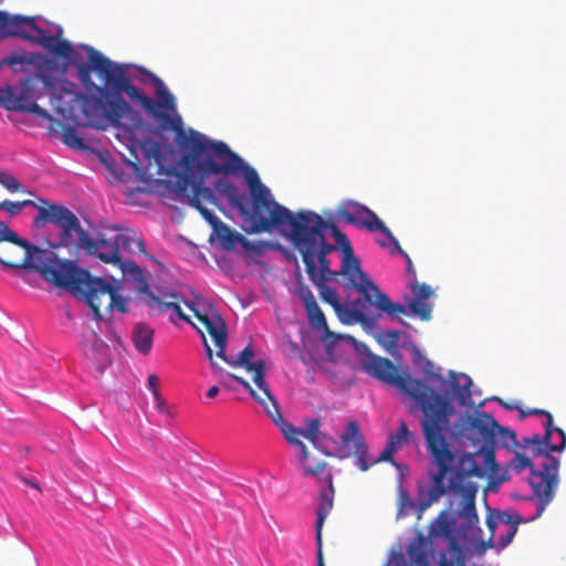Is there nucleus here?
<instances>
[{
    "label": "nucleus",
    "mask_w": 566,
    "mask_h": 566,
    "mask_svg": "<svg viewBox=\"0 0 566 566\" xmlns=\"http://www.w3.org/2000/svg\"><path fill=\"white\" fill-rule=\"evenodd\" d=\"M316 229L323 243H328L325 238V232L326 230H329L338 243L344 244V247L350 245L347 237L339 231L332 219L325 220L322 216L312 210L297 211V218L294 222L293 238H295V234L298 231L306 235L310 231H315Z\"/></svg>",
    "instance_id": "dca6fc26"
},
{
    "label": "nucleus",
    "mask_w": 566,
    "mask_h": 566,
    "mask_svg": "<svg viewBox=\"0 0 566 566\" xmlns=\"http://www.w3.org/2000/svg\"><path fill=\"white\" fill-rule=\"evenodd\" d=\"M185 153L177 174V186L185 192L195 178L196 170L201 179L210 176L238 174L243 167V159L232 151L223 142H214L198 132H191L184 143Z\"/></svg>",
    "instance_id": "39448f33"
},
{
    "label": "nucleus",
    "mask_w": 566,
    "mask_h": 566,
    "mask_svg": "<svg viewBox=\"0 0 566 566\" xmlns=\"http://www.w3.org/2000/svg\"><path fill=\"white\" fill-rule=\"evenodd\" d=\"M520 521H521V517L518 515H516V516H510L509 520L505 522L507 524L506 533L501 535V537H500L502 546H506L512 542V539L517 531L516 524Z\"/></svg>",
    "instance_id": "c03bdc74"
},
{
    "label": "nucleus",
    "mask_w": 566,
    "mask_h": 566,
    "mask_svg": "<svg viewBox=\"0 0 566 566\" xmlns=\"http://www.w3.org/2000/svg\"><path fill=\"white\" fill-rule=\"evenodd\" d=\"M155 400H156L157 407L161 410L163 403H164L161 397L159 396V399H155Z\"/></svg>",
    "instance_id": "338daca9"
},
{
    "label": "nucleus",
    "mask_w": 566,
    "mask_h": 566,
    "mask_svg": "<svg viewBox=\"0 0 566 566\" xmlns=\"http://www.w3.org/2000/svg\"><path fill=\"white\" fill-rule=\"evenodd\" d=\"M276 426L280 428L283 437L291 446L300 448V450H301L300 461H301V465L303 467L304 473L306 475H318L319 473L325 471V469L327 467V463L325 461H319V462L315 463V465H312L308 462L307 447L305 446V443L302 440H300V437L302 436L301 429H297L296 427H294L286 420H284L283 422H280Z\"/></svg>",
    "instance_id": "aec40b11"
},
{
    "label": "nucleus",
    "mask_w": 566,
    "mask_h": 566,
    "mask_svg": "<svg viewBox=\"0 0 566 566\" xmlns=\"http://www.w3.org/2000/svg\"><path fill=\"white\" fill-rule=\"evenodd\" d=\"M165 296H170V297H172V298H177V293L166 294Z\"/></svg>",
    "instance_id": "774afa93"
},
{
    "label": "nucleus",
    "mask_w": 566,
    "mask_h": 566,
    "mask_svg": "<svg viewBox=\"0 0 566 566\" xmlns=\"http://www.w3.org/2000/svg\"><path fill=\"white\" fill-rule=\"evenodd\" d=\"M521 418H525L527 416H544L546 418V421L544 422L545 428V440H549L554 437V434L558 436V444H552V450H557V452H560L566 447V434L563 429L554 426L553 416L551 412L543 410V409H530L527 411L520 409Z\"/></svg>",
    "instance_id": "bb28decb"
},
{
    "label": "nucleus",
    "mask_w": 566,
    "mask_h": 566,
    "mask_svg": "<svg viewBox=\"0 0 566 566\" xmlns=\"http://www.w3.org/2000/svg\"><path fill=\"white\" fill-rule=\"evenodd\" d=\"M457 428L462 439L478 448L474 453L458 454L454 452V468H457L458 478L483 479L489 473H493L497 469L494 453V432H496L497 422L494 418L485 412H478L475 416H461Z\"/></svg>",
    "instance_id": "0eeeda50"
},
{
    "label": "nucleus",
    "mask_w": 566,
    "mask_h": 566,
    "mask_svg": "<svg viewBox=\"0 0 566 566\" xmlns=\"http://www.w3.org/2000/svg\"><path fill=\"white\" fill-rule=\"evenodd\" d=\"M189 187L192 188V197L190 199V203H202V200L211 202L214 200L213 191L210 188L205 187L203 179H197L196 175Z\"/></svg>",
    "instance_id": "c9c22d12"
},
{
    "label": "nucleus",
    "mask_w": 566,
    "mask_h": 566,
    "mask_svg": "<svg viewBox=\"0 0 566 566\" xmlns=\"http://www.w3.org/2000/svg\"><path fill=\"white\" fill-rule=\"evenodd\" d=\"M155 159H156V161H157V164H158V170H157V172H158L159 175H163V174H165V175H169V172H168V171H165V170H164V167H163V166H161V164H160V154H159V153H156V154H155Z\"/></svg>",
    "instance_id": "13d9d810"
},
{
    "label": "nucleus",
    "mask_w": 566,
    "mask_h": 566,
    "mask_svg": "<svg viewBox=\"0 0 566 566\" xmlns=\"http://www.w3.org/2000/svg\"><path fill=\"white\" fill-rule=\"evenodd\" d=\"M357 227L366 228L369 231H379L394 243L395 248H399V242L391 231L385 226L378 216L367 207Z\"/></svg>",
    "instance_id": "7c9ffc66"
},
{
    "label": "nucleus",
    "mask_w": 566,
    "mask_h": 566,
    "mask_svg": "<svg viewBox=\"0 0 566 566\" xmlns=\"http://www.w3.org/2000/svg\"><path fill=\"white\" fill-rule=\"evenodd\" d=\"M240 171H242L244 175L245 182L250 188L251 198L263 195V191L269 189L261 182L258 171L253 167L247 165L244 161L243 167L239 170V172Z\"/></svg>",
    "instance_id": "f704fd0d"
},
{
    "label": "nucleus",
    "mask_w": 566,
    "mask_h": 566,
    "mask_svg": "<svg viewBox=\"0 0 566 566\" xmlns=\"http://www.w3.org/2000/svg\"><path fill=\"white\" fill-rule=\"evenodd\" d=\"M327 482V489L323 490L319 494V505L316 510V523H315V538L317 544V566H325L324 564V557H323V548H322V527L323 524L331 513L333 509V500H334V486H333V475L331 472L326 474L325 478Z\"/></svg>",
    "instance_id": "6ab92c4d"
},
{
    "label": "nucleus",
    "mask_w": 566,
    "mask_h": 566,
    "mask_svg": "<svg viewBox=\"0 0 566 566\" xmlns=\"http://www.w3.org/2000/svg\"><path fill=\"white\" fill-rule=\"evenodd\" d=\"M440 530L449 543V557L442 554L438 566H465V535L460 534V532L455 533L447 521L440 523Z\"/></svg>",
    "instance_id": "a211bd4d"
},
{
    "label": "nucleus",
    "mask_w": 566,
    "mask_h": 566,
    "mask_svg": "<svg viewBox=\"0 0 566 566\" xmlns=\"http://www.w3.org/2000/svg\"><path fill=\"white\" fill-rule=\"evenodd\" d=\"M221 229H217L219 231V238L223 242V244L228 248L234 245L237 242L244 241V238L235 231H232L229 227L223 223L220 224Z\"/></svg>",
    "instance_id": "79ce46f5"
},
{
    "label": "nucleus",
    "mask_w": 566,
    "mask_h": 566,
    "mask_svg": "<svg viewBox=\"0 0 566 566\" xmlns=\"http://www.w3.org/2000/svg\"><path fill=\"white\" fill-rule=\"evenodd\" d=\"M298 296L305 306L308 321L313 326L316 328H326L327 323L324 313L319 308L315 296L313 295L312 291L307 286H301L298 289Z\"/></svg>",
    "instance_id": "c85d7f7f"
},
{
    "label": "nucleus",
    "mask_w": 566,
    "mask_h": 566,
    "mask_svg": "<svg viewBox=\"0 0 566 566\" xmlns=\"http://www.w3.org/2000/svg\"><path fill=\"white\" fill-rule=\"evenodd\" d=\"M28 41L39 43L46 51L59 57L72 61L75 55V52L67 40L52 35L50 31L40 29L38 25L36 29L32 30V39H29Z\"/></svg>",
    "instance_id": "393cba45"
},
{
    "label": "nucleus",
    "mask_w": 566,
    "mask_h": 566,
    "mask_svg": "<svg viewBox=\"0 0 566 566\" xmlns=\"http://www.w3.org/2000/svg\"><path fill=\"white\" fill-rule=\"evenodd\" d=\"M148 306L151 310L157 308L161 314L171 311L172 315L170 316V322L174 324H176V317L184 322L191 323L190 317L184 313L180 305L176 302L165 301L157 295H151V300L148 301Z\"/></svg>",
    "instance_id": "2f4dec72"
},
{
    "label": "nucleus",
    "mask_w": 566,
    "mask_h": 566,
    "mask_svg": "<svg viewBox=\"0 0 566 566\" xmlns=\"http://www.w3.org/2000/svg\"><path fill=\"white\" fill-rule=\"evenodd\" d=\"M494 437V448H510L517 444L516 434L514 431L503 428L497 423L496 432Z\"/></svg>",
    "instance_id": "ea45409f"
},
{
    "label": "nucleus",
    "mask_w": 566,
    "mask_h": 566,
    "mask_svg": "<svg viewBox=\"0 0 566 566\" xmlns=\"http://www.w3.org/2000/svg\"><path fill=\"white\" fill-rule=\"evenodd\" d=\"M123 272V275L126 277L128 282H132L135 285L136 291L139 294H144L147 296V302L151 300V295H155L148 284V277L146 273L142 270V268L135 262H123L118 265Z\"/></svg>",
    "instance_id": "cd10ccee"
},
{
    "label": "nucleus",
    "mask_w": 566,
    "mask_h": 566,
    "mask_svg": "<svg viewBox=\"0 0 566 566\" xmlns=\"http://www.w3.org/2000/svg\"><path fill=\"white\" fill-rule=\"evenodd\" d=\"M98 313H101V308L103 307L105 310V300L103 297L98 298Z\"/></svg>",
    "instance_id": "680f3d73"
},
{
    "label": "nucleus",
    "mask_w": 566,
    "mask_h": 566,
    "mask_svg": "<svg viewBox=\"0 0 566 566\" xmlns=\"http://www.w3.org/2000/svg\"><path fill=\"white\" fill-rule=\"evenodd\" d=\"M488 526H489V528L493 533L494 532V527H495V523L492 520H488Z\"/></svg>",
    "instance_id": "e2e57ef3"
},
{
    "label": "nucleus",
    "mask_w": 566,
    "mask_h": 566,
    "mask_svg": "<svg viewBox=\"0 0 566 566\" xmlns=\"http://www.w3.org/2000/svg\"><path fill=\"white\" fill-rule=\"evenodd\" d=\"M321 421L318 418L306 420L305 428L301 429L302 437L313 443L316 449H321L319 437H325V433L319 431Z\"/></svg>",
    "instance_id": "58836bf2"
},
{
    "label": "nucleus",
    "mask_w": 566,
    "mask_h": 566,
    "mask_svg": "<svg viewBox=\"0 0 566 566\" xmlns=\"http://www.w3.org/2000/svg\"><path fill=\"white\" fill-rule=\"evenodd\" d=\"M59 287L85 300L96 319H103L102 314L98 313V298L101 297L105 300L106 312H112L113 308L120 313L128 312L126 300L118 294L116 286L104 279L93 277L87 270L80 269L71 261Z\"/></svg>",
    "instance_id": "1a4fd4ad"
},
{
    "label": "nucleus",
    "mask_w": 566,
    "mask_h": 566,
    "mask_svg": "<svg viewBox=\"0 0 566 566\" xmlns=\"http://www.w3.org/2000/svg\"><path fill=\"white\" fill-rule=\"evenodd\" d=\"M365 209L366 207L358 202L347 201L337 208L336 214L339 219H343L350 224L358 226L361 217L364 216Z\"/></svg>",
    "instance_id": "473e14b6"
},
{
    "label": "nucleus",
    "mask_w": 566,
    "mask_h": 566,
    "mask_svg": "<svg viewBox=\"0 0 566 566\" xmlns=\"http://www.w3.org/2000/svg\"><path fill=\"white\" fill-rule=\"evenodd\" d=\"M401 333L399 331H391L387 332L385 334L386 339L388 340L389 345L396 347L399 344Z\"/></svg>",
    "instance_id": "603ef678"
},
{
    "label": "nucleus",
    "mask_w": 566,
    "mask_h": 566,
    "mask_svg": "<svg viewBox=\"0 0 566 566\" xmlns=\"http://www.w3.org/2000/svg\"><path fill=\"white\" fill-rule=\"evenodd\" d=\"M136 242H137V244H138V247H139L140 251L145 252V245H144V242H143L140 239H137V240H136Z\"/></svg>",
    "instance_id": "0e129e2a"
},
{
    "label": "nucleus",
    "mask_w": 566,
    "mask_h": 566,
    "mask_svg": "<svg viewBox=\"0 0 566 566\" xmlns=\"http://www.w3.org/2000/svg\"><path fill=\"white\" fill-rule=\"evenodd\" d=\"M451 377V386L455 397L459 399L461 405L467 402V399L470 398V387L472 385V380L465 374H455L453 371L450 373Z\"/></svg>",
    "instance_id": "72a5a7b5"
},
{
    "label": "nucleus",
    "mask_w": 566,
    "mask_h": 566,
    "mask_svg": "<svg viewBox=\"0 0 566 566\" xmlns=\"http://www.w3.org/2000/svg\"><path fill=\"white\" fill-rule=\"evenodd\" d=\"M219 394V387L212 386L207 391V397L214 398Z\"/></svg>",
    "instance_id": "bf43d9fd"
},
{
    "label": "nucleus",
    "mask_w": 566,
    "mask_h": 566,
    "mask_svg": "<svg viewBox=\"0 0 566 566\" xmlns=\"http://www.w3.org/2000/svg\"><path fill=\"white\" fill-rule=\"evenodd\" d=\"M311 282L318 289L322 301L329 304L345 324L364 323L367 318L366 310L374 307L365 301L363 295L353 301L347 300L345 304H342L336 291L326 285L327 282L321 283L317 280Z\"/></svg>",
    "instance_id": "4468645a"
},
{
    "label": "nucleus",
    "mask_w": 566,
    "mask_h": 566,
    "mask_svg": "<svg viewBox=\"0 0 566 566\" xmlns=\"http://www.w3.org/2000/svg\"><path fill=\"white\" fill-rule=\"evenodd\" d=\"M413 440V434L410 432L406 421L402 420L400 421L396 433L390 434L388 443L398 451L403 444H410Z\"/></svg>",
    "instance_id": "4c0bfd02"
},
{
    "label": "nucleus",
    "mask_w": 566,
    "mask_h": 566,
    "mask_svg": "<svg viewBox=\"0 0 566 566\" xmlns=\"http://www.w3.org/2000/svg\"><path fill=\"white\" fill-rule=\"evenodd\" d=\"M132 153H134V151L132 150ZM133 155H134L135 159L126 158V159H125V164H126L127 166H129L130 168H133V170H134L137 175H139V174H140V170H142V166H140V163H139V160H138L137 155H136V154H133Z\"/></svg>",
    "instance_id": "864d4df0"
},
{
    "label": "nucleus",
    "mask_w": 566,
    "mask_h": 566,
    "mask_svg": "<svg viewBox=\"0 0 566 566\" xmlns=\"http://www.w3.org/2000/svg\"><path fill=\"white\" fill-rule=\"evenodd\" d=\"M524 447L532 446L533 457H543L541 470L533 471L528 478V483L533 490L534 496L538 502L536 516H541L545 507L553 501L554 493L558 484L559 461L556 457L549 454L552 444H558V436L554 434L548 441L545 436L533 434L523 439Z\"/></svg>",
    "instance_id": "9b49d317"
},
{
    "label": "nucleus",
    "mask_w": 566,
    "mask_h": 566,
    "mask_svg": "<svg viewBox=\"0 0 566 566\" xmlns=\"http://www.w3.org/2000/svg\"><path fill=\"white\" fill-rule=\"evenodd\" d=\"M292 245L301 254L311 281L332 282L336 281L338 276H344L346 279L345 291L355 289L374 308L390 317L406 314L405 305L391 302L361 270L360 261L354 255L350 245L343 249L339 270L331 269L333 263L331 254L337 252V247L332 243H323L317 229L310 231L306 237L298 231L293 238Z\"/></svg>",
    "instance_id": "f03ea898"
},
{
    "label": "nucleus",
    "mask_w": 566,
    "mask_h": 566,
    "mask_svg": "<svg viewBox=\"0 0 566 566\" xmlns=\"http://www.w3.org/2000/svg\"><path fill=\"white\" fill-rule=\"evenodd\" d=\"M411 294L413 298L409 302L408 308H406L405 315H417L423 321H428L431 317L432 312V303L429 302V298L433 294V290L430 285L426 283H420L416 277L410 282L409 284ZM400 314H398L395 317H398Z\"/></svg>",
    "instance_id": "412c9836"
},
{
    "label": "nucleus",
    "mask_w": 566,
    "mask_h": 566,
    "mask_svg": "<svg viewBox=\"0 0 566 566\" xmlns=\"http://www.w3.org/2000/svg\"><path fill=\"white\" fill-rule=\"evenodd\" d=\"M254 357V349L252 344H248L243 350L239 354L238 357L227 356L226 349H223V357H220L224 363L232 367H244L245 370L253 373V381L256 387H262L265 385V361L263 359H259L256 361H252Z\"/></svg>",
    "instance_id": "4be33fe9"
},
{
    "label": "nucleus",
    "mask_w": 566,
    "mask_h": 566,
    "mask_svg": "<svg viewBox=\"0 0 566 566\" xmlns=\"http://www.w3.org/2000/svg\"><path fill=\"white\" fill-rule=\"evenodd\" d=\"M229 377L234 379L238 384H240L245 390L250 392V395L263 407L264 412L273 421L275 426L285 420L280 410V406L274 396L271 394L266 382L264 386L258 387L262 391L263 396H261L251 387V385L244 378L237 376L234 374H229Z\"/></svg>",
    "instance_id": "5701e85b"
},
{
    "label": "nucleus",
    "mask_w": 566,
    "mask_h": 566,
    "mask_svg": "<svg viewBox=\"0 0 566 566\" xmlns=\"http://www.w3.org/2000/svg\"><path fill=\"white\" fill-rule=\"evenodd\" d=\"M401 255H403V258L406 259L407 261V271L409 273H411L413 275V277H416V271H415V268H413V264L411 262V259L410 256L399 247V248H395Z\"/></svg>",
    "instance_id": "5fc2aeb1"
},
{
    "label": "nucleus",
    "mask_w": 566,
    "mask_h": 566,
    "mask_svg": "<svg viewBox=\"0 0 566 566\" xmlns=\"http://www.w3.org/2000/svg\"><path fill=\"white\" fill-rule=\"evenodd\" d=\"M202 338H203V343H205V348H206V352H207V356H208V358L210 359V361H211L212 366H213V367H216L217 365H216V363L213 361L212 349H211V347L208 345V343H207V340H206V337H205V336H202Z\"/></svg>",
    "instance_id": "4d7b16f0"
},
{
    "label": "nucleus",
    "mask_w": 566,
    "mask_h": 566,
    "mask_svg": "<svg viewBox=\"0 0 566 566\" xmlns=\"http://www.w3.org/2000/svg\"><path fill=\"white\" fill-rule=\"evenodd\" d=\"M326 439H327V434H326V433H325V437H322V436L319 437V440H321V449H319V450H321L324 454H326V455H328V457H329V455H332V453H331L329 451H327V450H325V449H324V441H325Z\"/></svg>",
    "instance_id": "052dcab7"
},
{
    "label": "nucleus",
    "mask_w": 566,
    "mask_h": 566,
    "mask_svg": "<svg viewBox=\"0 0 566 566\" xmlns=\"http://www.w3.org/2000/svg\"><path fill=\"white\" fill-rule=\"evenodd\" d=\"M496 400H497L502 406H504V407H505V408H507V409H513V408H514L513 406H509L507 403H505V402H504L502 399H500V398H496Z\"/></svg>",
    "instance_id": "69168bd1"
},
{
    "label": "nucleus",
    "mask_w": 566,
    "mask_h": 566,
    "mask_svg": "<svg viewBox=\"0 0 566 566\" xmlns=\"http://www.w3.org/2000/svg\"><path fill=\"white\" fill-rule=\"evenodd\" d=\"M32 65V59L27 53H12L0 61V70L3 66L11 67L14 72H24L25 66Z\"/></svg>",
    "instance_id": "e433bc0d"
},
{
    "label": "nucleus",
    "mask_w": 566,
    "mask_h": 566,
    "mask_svg": "<svg viewBox=\"0 0 566 566\" xmlns=\"http://www.w3.org/2000/svg\"><path fill=\"white\" fill-rule=\"evenodd\" d=\"M87 48H90V46L88 45L85 46L86 51L90 53ZM77 69H78L80 78L86 87H88L90 85L94 86L95 88L98 87L91 80V71L92 70L96 71V70L93 67L90 56H88V63H82L78 65Z\"/></svg>",
    "instance_id": "a18cd8bd"
},
{
    "label": "nucleus",
    "mask_w": 566,
    "mask_h": 566,
    "mask_svg": "<svg viewBox=\"0 0 566 566\" xmlns=\"http://www.w3.org/2000/svg\"><path fill=\"white\" fill-rule=\"evenodd\" d=\"M186 305L214 342L217 356L223 357V349L227 348L228 335L226 323L222 317L216 312L209 313L201 311L192 302L186 303Z\"/></svg>",
    "instance_id": "f3484780"
},
{
    "label": "nucleus",
    "mask_w": 566,
    "mask_h": 566,
    "mask_svg": "<svg viewBox=\"0 0 566 566\" xmlns=\"http://www.w3.org/2000/svg\"><path fill=\"white\" fill-rule=\"evenodd\" d=\"M159 384V378L156 375H149L147 378V386L153 391L154 398L159 399V391L157 389Z\"/></svg>",
    "instance_id": "3c124183"
},
{
    "label": "nucleus",
    "mask_w": 566,
    "mask_h": 566,
    "mask_svg": "<svg viewBox=\"0 0 566 566\" xmlns=\"http://www.w3.org/2000/svg\"><path fill=\"white\" fill-rule=\"evenodd\" d=\"M0 184L3 185L10 192H17L21 189V185L17 178L6 172H0Z\"/></svg>",
    "instance_id": "09e8293b"
},
{
    "label": "nucleus",
    "mask_w": 566,
    "mask_h": 566,
    "mask_svg": "<svg viewBox=\"0 0 566 566\" xmlns=\"http://www.w3.org/2000/svg\"><path fill=\"white\" fill-rule=\"evenodd\" d=\"M43 206L38 208V216L33 220V227L40 228L50 222L60 230L61 247L76 245L78 250H84L87 254H95L104 263L120 265V250H127L132 243V237L128 231L120 232L119 228L113 227L114 235L107 237L105 232H99L96 239H93L82 228L77 217L62 205L50 203L48 200H41Z\"/></svg>",
    "instance_id": "7ed1b4c3"
},
{
    "label": "nucleus",
    "mask_w": 566,
    "mask_h": 566,
    "mask_svg": "<svg viewBox=\"0 0 566 566\" xmlns=\"http://www.w3.org/2000/svg\"><path fill=\"white\" fill-rule=\"evenodd\" d=\"M36 29L34 18L11 15L0 10V35L19 36L24 40L32 39V30Z\"/></svg>",
    "instance_id": "b1692460"
},
{
    "label": "nucleus",
    "mask_w": 566,
    "mask_h": 566,
    "mask_svg": "<svg viewBox=\"0 0 566 566\" xmlns=\"http://www.w3.org/2000/svg\"><path fill=\"white\" fill-rule=\"evenodd\" d=\"M155 331L146 323H138L133 329V343L138 353L147 355L153 348Z\"/></svg>",
    "instance_id": "c756f323"
},
{
    "label": "nucleus",
    "mask_w": 566,
    "mask_h": 566,
    "mask_svg": "<svg viewBox=\"0 0 566 566\" xmlns=\"http://www.w3.org/2000/svg\"><path fill=\"white\" fill-rule=\"evenodd\" d=\"M426 442L431 460L438 467L436 472H430L432 485L428 490V505L439 501L451 491L461 495L460 515L465 518L467 525L470 527L478 521L475 511L478 485L465 482L469 476L458 478L457 468H454L455 454L442 436V431L434 434L429 431Z\"/></svg>",
    "instance_id": "423d86ee"
},
{
    "label": "nucleus",
    "mask_w": 566,
    "mask_h": 566,
    "mask_svg": "<svg viewBox=\"0 0 566 566\" xmlns=\"http://www.w3.org/2000/svg\"><path fill=\"white\" fill-rule=\"evenodd\" d=\"M526 468L531 469V474L533 473V471H536L531 460L526 455L521 453H515V455L511 459L507 465V469L514 471L515 473H521ZM539 470L541 468L537 471Z\"/></svg>",
    "instance_id": "a19ab883"
},
{
    "label": "nucleus",
    "mask_w": 566,
    "mask_h": 566,
    "mask_svg": "<svg viewBox=\"0 0 566 566\" xmlns=\"http://www.w3.org/2000/svg\"><path fill=\"white\" fill-rule=\"evenodd\" d=\"M422 369L429 379H433V380L442 379L441 375L438 371H436L434 365L429 359H424Z\"/></svg>",
    "instance_id": "8fccbe9b"
},
{
    "label": "nucleus",
    "mask_w": 566,
    "mask_h": 566,
    "mask_svg": "<svg viewBox=\"0 0 566 566\" xmlns=\"http://www.w3.org/2000/svg\"><path fill=\"white\" fill-rule=\"evenodd\" d=\"M87 49L93 67L105 80L106 84L114 90V93H109L105 87H96L98 96L92 98L94 107L102 109L107 122L113 125H120L125 117H130L134 113L129 104L120 95V93H126L132 101L137 102L145 111L151 114L163 128H180V118L176 119L169 113L158 111L159 107L170 112L176 109L175 98L161 78L151 72H147V76L155 86L156 95L159 97V102H155L130 83L125 74L124 66L114 64L93 48Z\"/></svg>",
    "instance_id": "f257e3e1"
},
{
    "label": "nucleus",
    "mask_w": 566,
    "mask_h": 566,
    "mask_svg": "<svg viewBox=\"0 0 566 566\" xmlns=\"http://www.w3.org/2000/svg\"><path fill=\"white\" fill-rule=\"evenodd\" d=\"M316 229L323 243H328L325 238V232L326 230H329L338 243L344 244V247L350 245L347 237L339 231L332 219L325 220L322 216L312 210L297 211V218L294 222L293 238H295V234L298 231L306 235L310 231H315Z\"/></svg>",
    "instance_id": "2eb2a0df"
},
{
    "label": "nucleus",
    "mask_w": 566,
    "mask_h": 566,
    "mask_svg": "<svg viewBox=\"0 0 566 566\" xmlns=\"http://www.w3.org/2000/svg\"><path fill=\"white\" fill-rule=\"evenodd\" d=\"M365 369L378 380L400 389L420 406L424 439H428L429 431L434 434L448 429L449 416L453 411L450 402L423 381L399 374L391 360L374 354L368 355Z\"/></svg>",
    "instance_id": "20e7f679"
},
{
    "label": "nucleus",
    "mask_w": 566,
    "mask_h": 566,
    "mask_svg": "<svg viewBox=\"0 0 566 566\" xmlns=\"http://www.w3.org/2000/svg\"><path fill=\"white\" fill-rule=\"evenodd\" d=\"M340 448L348 450L346 455L354 454L356 457V464L361 471H367L379 462H392V455L397 452V450L387 442L379 457L370 461L368 458V447L356 420L347 422L345 431L340 436Z\"/></svg>",
    "instance_id": "ddd939ff"
},
{
    "label": "nucleus",
    "mask_w": 566,
    "mask_h": 566,
    "mask_svg": "<svg viewBox=\"0 0 566 566\" xmlns=\"http://www.w3.org/2000/svg\"><path fill=\"white\" fill-rule=\"evenodd\" d=\"M216 188L224 193L228 192L229 189L232 188V186L228 182H223L222 180H219L216 182Z\"/></svg>",
    "instance_id": "6e6d98bb"
},
{
    "label": "nucleus",
    "mask_w": 566,
    "mask_h": 566,
    "mask_svg": "<svg viewBox=\"0 0 566 566\" xmlns=\"http://www.w3.org/2000/svg\"><path fill=\"white\" fill-rule=\"evenodd\" d=\"M192 207H195L199 213L209 222L211 223L216 229H218L219 224H222V222L218 219V217L210 211L208 208H206L202 203H190Z\"/></svg>",
    "instance_id": "de8ad7c7"
},
{
    "label": "nucleus",
    "mask_w": 566,
    "mask_h": 566,
    "mask_svg": "<svg viewBox=\"0 0 566 566\" xmlns=\"http://www.w3.org/2000/svg\"><path fill=\"white\" fill-rule=\"evenodd\" d=\"M70 261L60 260L50 250L22 239L0 221V264L15 270H31L59 286Z\"/></svg>",
    "instance_id": "6e6552de"
},
{
    "label": "nucleus",
    "mask_w": 566,
    "mask_h": 566,
    "mask_svg": "<svg viewBox=\"0 0 566 566\" xmlns=\"http://www.w3.org/2000/svg\"><path fill=\"white\" fill-rule=\"evenodd\" d=\"M63 142L75 148H82L84 146L83 139L76 134L75 129L67 128L63 132Z\"/></svg>",
    "instance_id": "49530a36"
},
{
    "label": "nucleus",
    "mask_w": 566,
    "mask_h": 566,
    "mask_svg": "<svg viewBox=\"0 0 566 566\" xmlns=\"http://www.w3.org/2000/svg\"><path fill=\"white\" fill-rule=\"evenodd\" d=\"M251 199V209L245 208L243 203L238 205L247 224L245 231L252 234L272 232L274 229H279L292 243L297 212L292 213L286 207L277 203L270 189H265L263 195Z\"/></svg>",
    "instance_id": "9d476101"
},
{
    "label": "nucleus",
    "mask_w": 566,
    "mask_h": 566,
    "mask_svg": "<svg viewBox=\"0 0 566 566\" xmlns=\"http://www.w3.org/2000/svg\"><path fill=\"white\" fill-rule=\"evenodd\" d=\"M409 562L402 553L395 557V566H429V556L427 543L423 536H419L416 541L409 543L407 547Z\"/></svg>",
    "instance_id": "a878e982"
},
{
    "label": "nucleus",
    "mask_w": 566,
    "mask_h": 566,
    "mask_svg": "<svg viewBox=\"0 0 566 566\" xmlns=\"http://www.w3.org/2000/svg\"><path fill=\"white\" fill-rule=\"evenodd\" d=\"M40 83L45 87L51 86L46 75L35 73L22 77L15 85L0 88V105L8 111L31 113L40 118L52 120V115L36 103L41 96L38 92Z\"/></svg>",
    "instance_id": "f8f14e48"
},
{
    "label": "nucleus",
    "mask_w": 566,
    "mask_h": 566,
    "mask_svg": "<svg viewBox=\"0 0 566 566\" xmlns=\"http://www.w3.org/2000/svg\"><path fill=\"white\" fill-rule=\"evenodd\" d=\"M28 206L36 207L34 201L27 199L23 201L13 202L10 200H4L0 202V209L9 212L10 216H18L21 213L22 209Z\"/></svg>",
    "instance_id": "37998d69"
}]
</instances>
